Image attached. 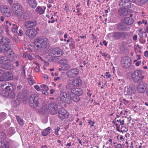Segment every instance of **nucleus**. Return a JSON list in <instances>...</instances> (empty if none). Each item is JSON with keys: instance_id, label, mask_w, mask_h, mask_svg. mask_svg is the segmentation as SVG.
<instances>
[{"instance_id": "1", "label": "nucleus", "mask_w": 148, "mask_h": 148, "mask_svg": "<svg viewBox=\"0 0 148 148\" xmlns=\"http://www.w3.org/2000/svg\"><path fill=\"white\" fill-rule=\"evenodd\" d=\"M48 39L45 36H41L36 37L34 40V47L37 50H39L44 52L48 48Z\"/></svg>"}, {"instance_id": "23", "label": "nucleus", "mask_w": 148, "mask_h": 148, "mask_svg": "<svg viewBox=\"0 0 148 148\" xmlns=\"http://www.w3.org/2000/svg\"><path fill=\"white\" fill-rule=\"evenodd\" d=\"M46 8L45 7L38 6L36 8L35 11L37 13L42 14L44 13Z\"/></svg>"}, {"instance_id": "15", "label": "nucleus", "mask_w": 148, "mask_h": 148, "mask_svg": "<svg viewBox=\"0 0 148 148\" xmlns=\"http://www.w3.org/2000/svg\"><path fill=\"white\" fill-rule=\"evenodd\" d=\"M37 24V21L35 20L28 21L23 24L24 26L27 29H31L34 27Z\"/></svg>"}, {"instance_id": "47", "label": "nucleus", "mask_w": 148, "mask_h": 148, "mask_svg": "<svg viewBox=\"0 0 148 148\" xmlns=\"http://www.w3.org/2000/svg\"><path fill=\"white\" fill-rule=\"evenodd\" d=\"M125 43L124 42H122L119 45V47L120 49L123 50L125 49Z\"/></svg>"}, {"instance_id": "49", "label": "nucleus", "mask_w": 148, "mask_h": 148, "mask_svg": "<svg viewBox=\"0 0 148 148\" xmlns=\"http://www.w3.org/2000/svg\"><path fill=\"white\" fill-rule=\"evenodd\" d=\"M0 148H9L8 147H7L4 143L0 142Z\"/></svg>"}, {"instance_id": "34", "label": "nucleus", "mask_w": 148, "mask_h": 148, "mask_svg": "<svg viewBox=\"0 0 148 148\" xmlns=\"http://www.w3.org/2000/svg\"><path fill=\"white\" fill-rule=\"evenodd\" d=\"M11 26L12 31L14 33H17L18 29L17 26L14 24H13Z\"/></svg>"}, {"instance_id": "20", "label": "nucleus", "mask_w": 148, "mask_h": 148, "mask_svg": "<svg viewBox=\"0 0 148 148\" xmlns=\"http://www.w3.org/2000/svg\"><path fill=\"white\" fill-rule=\"evenodd\" d=\"M1 87L3 89H6L10 91L12 88V84L10 83L5 82L1 85Z\"/></svg>"}, {"instance_id": "41", "label": "nucleus", "mask_w": 148, "mask_h": 148, "mask_svg": "<svg viewBox=\"0 0 148 148\" xmlns=\"http://www.w3.org/2000/svg\"><path fill=\"white\" fill-rule=\"evenodd\" d=\"M19 101H24V95H23L22 93L20 94H19L17 96V97Z\"/></svg>"}, {"instance_id": "30", "label": "nucleus", "mask_w": 148, "mask_h": 148, "mask_svg": "<svg viewBox=\"0 0 148 148\" xmlns=\"http://www.w3.org/2000/svg\"><path fill=\"white\" fill-rule=\"evenodd\" d=\"M148 0H137V4L139 6H142L144 5L146 3Z\"/></svg>"}, {"instance_id": "27", "label": "nucleus", "mask_w": 148, "mask_h": 148, "mask_svg": "<svg viewBox=\"0 0 148 148\" xmlns=\"http://www.w3.org/2000/svg\"><path fill=\"white\" fill-rule=\"evenodd\" d=\"M73 84L75 86H79L82 84V81L80 79L76 78L73 80Z\"/></svg>"}, {"instance_id": "55", "label": "nucleus", "mask_w": 148, "mask_h": 148, "mask_svg": "<svg viewBox=\"0 0 148 148\" xmlns=\"http://www.w3.org/2000/svg\"><path fill=\"white\" fill-rule=\"evenodd\" d=\"M88 123L90 125H91V126L92 127L94 126L93 124L95 123L94 122H92L90 120H89Z\"/></svg>"}, {"instance_id": "50", "label": "nucleus", "mask_w": 148, "mask_h": 148, "mask_svg": "<svg viewBox=\"0 0 148 148\" xmlns=\"http://www.w3.org/2000/svg\"><path fill=\"white\" fill-rule=\"evenodd\" d=\"M34 88L38 91H43V89H41V88L37 85L34 86Z\"/></svg>"}, {"instance_id": "38", "label": "nucleus", "mask_w": 148, "mask_h": 148, "mask_svg": "<svg viewBox=\"0 0 148 148\" xmlns=\"http://www.w3.org/2000/svg\"><path fill=\"white\" fill-rule=\"evenodd\" d=\"M5 54V55L8 56H11L14 55V53L9 47V49L7 50Z\"/></svg>"}, {"instance_id": "44", "label": "nucleus", "mask_w": 148, "mask_h": 148, "mask_svg": "<svg viewBox=\"0 0 148 148\" xmlns=\"http://www.w3.org/2000/svg\"><path fill=\"white\" fill-rule=\"evenodd\" d=\"M59 62L62 65L67 64V60L65 59H63L60 60L59 61Z\"/></svg>"}, {"instance_id": "42", "label": "nucleus", "mask_w": 148, "mask_h": 148, "mask_svg": "<svg viewBox=\"0 0 148 148\" xmlns=\"http://www.w3.org/2000/svg\"><path fill=\"white\" fill-rule=\"evenodd\" d=\"M3 42H3L5 44H7L10 43V39L7 38L3 37Z\"/></svg>"}, {"instance_id": "61", "label": "nucleus", "mask_w": 148, "mask_h": 148, "mask_svg": "<svg viewBox=\"0 0 148 148\" xmlns=\"http://www.w3.org/2000/svg\"><path fill=\"white\" fill-rule=\"evenodd\" d=\"M25 70H26V69L25 68V66H23V68H22V71L23 72V73L24 74H25Z\"/></svg>"}, {"instance_id": "52", "label": "nucleus", "mask_w": 148, "mask_h": 148, "mask_svg": "<svg viewBox=\"0 0 148 148\" xmlns=\"http://www.w3.org/2000/svg\"><path fill=\"white\" fill-rule=\"evenodd\" d=\"M121 129H122L121 132L122 133L128 131V129L126 128L124 126H122Z\"/></svg>"}, {"instance_id": "6", "label": "nucleus", "mask_w": 148, "mask_h": 148, "mask_svg": "<svg viewBox=\"0 0 148 148\" xmlns=\"http://www.w3.org/2000/svg\"><path fill=\"white\" fill-rule=\"evenodd\" d=\"M1 12L5 16L7 17H10L11 15V12L8 6L5 5H1L0 7Z\"/></svg>"}, {"instance_id": "59", "label": "nucleus", "mask_w": 148, "mask_h": 148, "mask_svg": "<svg viewBox=\"0 0 148 148\" xmlns=\"http://www.w3.org/2000/svg\"><path fill=\"white\" fill-rule=\"evenodd\" d=\"M18 34L19 36H22L23 35V33L22 30L21 29H20L19 30V33Z\"/></svg>"}, {"instance_id": "56", "label": "nucleus", "mask_w": 148, "mask_h": 148, "mask_svg": "<svg viewBox=\"0 0 148 148\" xmlns=\"http://www.w3.org/2000/svg\"><path fill=\"white\" fill-rule=\"evenodd\" d=\"M75 43H70L69 44L70 47L71 48L73 49L75 47Z\"/></svg>"}, {"instance_id": "21", "label": "nucleus", "mask_w": 148, "mask_h": 148, "mask_svg": "<svg viewBox=\"0 0 148 148\" xmlns=\"http://www.w3.org/2000/svg\"><path fill=\"white\" fill-rule=\"evenodd\" d=\"M2 66L3 69L6 70H11L13 68V65L11 63L9 60L6 61L5 63L2 65Z\"/></svg>"}, {"instance_id": "62", "label": "nucleus", "mask_w": 148, "mask_h": 148, "mask_svg": "<svg viewBox=\"0 0 148 148\" xmlns=\"http://www.w3.org/2000/svg\"><path fill=\"white\" fill-rule=\"evenodd\" d=\"M137 36L136 35H134L133 36V40L135 41H136L137 40Z\"/></svg>"}, {"instance_id": "33", "label": "nucleus", "mask_w": 148, "mask_h": 148, "mask_svg": "<svg viewBox=\"0 0 148 148\" xmlns=\"http://www.w3.org/2000/svg\"><path fill=\"white\" fill-rule=\"evenodd\" d=\"M8 96L7 97L10 98L14 99L15 97L16 94L14 90L8 92Z\"/></svg>"}, {"instance_id": "26", "label": "nucleus", "mask_w": 148, "mask_h": 148, "mask_svg": "<svg viewBox=\"0 0 148 148\" xmlns=\"http://www.w3.org/2000/svg\"><path fill=\"white\" fill-rule=\"evenodd\" d=\"M27 3L29 6L33 9H35L37 5L35 0H28Z\"/></svg>"}, {"instance_id": "36", "label": "nucleus", "mask_w": 148, "mask_h": 148, "mask_svg": "<svg viewBox=\"0 0 148 148\" xmlns=\"http://www.w3.org/2000/svg\"><path fill=\"white\" fill-rule=\"evenodd\" d=\"M10 27L8 25H4L3 27V29L6 32L7 34L8 35L11 36H12L10 33V32L9 30V29L10 28Z\"/></svg>"}, {"instance_id": "2", "label": "nucleus", "mask_w": 148, "mask_h": 148, "mask_svg": "<svg viewBox=\"0 0 148 148\" xmlns=\"http://www.w3.org/2000/svg\"><path fill=\"white\" fill-rule=\"evenodd\" d=\"M128 33L127 32H116L109 34L108 37L111 40H119L121 37H125L128 35Z\"/></svg>"}, {"instance_id": "19", "label": "nucleus", "mask_w": 148, "mask_h": 148, "mask_svg": "<svg viewBox=\"0 0 148 148\" xmlns=\"http://www.w3.org/2000/svg\"><path fill=\"white\" fill-rule=\"evenodd\" d=\"M135 88L132 85H130L129 87H125L124 93L126 95H132L134 92Z\"/></svg>"}, {"instance_id": "39", "label": "nucleus", "mask_w": 148, "mask_h": 148, "mask_svg": "<svg viewBox=\"0 0 148 148\" xmlns=\"http://www.w3.org/2000/svg\"><path fill=\"white\" fill-rule=\"evenodd\" d=\"M16 119L19 124L21 126L24 124V121L23 120L20 118L19 116H16Z\"/></svg>"}, {"instance_id": "14", "label": "nucleus", "mask_w": 148, "mask_h": 148, "mask_svg": "<svg viewBox=\"0 0 148 148\" xmlns=\"http://www.w3.org/2000/svg\"><path fill=\"white\" fill-rule=\"evenodd\" d=\"M59 118L61 120L66 119L69 116V113L64 109H60L58 112Z\"/></svg>"}, {"instance_id": "12", "label": "nucleus", "mask_w": 148, "mask_h": 148, "mask_svg": "<svg viewBox=\"0 0 148 148\" xmlns=\"http://www.w3.org/2000/svg\"><path fill=\"white\" fill-rule=\"evenodd\" d=\"M48 108L50 113L54 115L57 113L58 106L55 103L51 102L49 104Z\"/></svg>"}, {"instance_id": "13", "label": "nucleus", "mask_w": 148, "mask_h": 148, "mask_svg": "<svg viewBox=\"0 0 148 148\" xmlns=\"http://www.w3.org/2000/svg\"><path fill=\"white\" fill-rule=\"evenodd\" d=\"M69 95H70L69 99L70 101H73L74 102H78L80 100V97L74 93V90H73L69 92Z\"/></svg>"}, {"instance_id": "3", "label": "nucleus", "mask_w": 148, "mask_h": 148, "mask_svg": "<svg viewBox=\"0 0 148 148\" xmlns=\"http://www.w3.org/2000/svg\"><path fill=\"white\" fill-rule=\"evenodd\" d=\"M29 104L30 106L33 108L37 107L39 104L38 97L35 94H31L29 97Z\"/></svg>"}, {"instance_id": "18", "label": "nucleus", "mask_w": 148, "mask_h": 148, "mask_svg": "<svg viewBox=\"0 0 148 148\" xmlns=\"http://www.w3.org/2000/svg\"><path fill=\"white\" fill-rule=\"evenodd\" d=\"M119 5L125 8L132 7L131 2L128 0H121L119 2Z\"/></svg>"}, {"instance_id": "51", "label": "nucleus", "mask_w": 148, "mask_h": 148, "mask_svg": "<svg viewBox=\"0 0 148 148\" xmlns=\"http://www.w3.org/2000/svg\"><path fill=\"white\" fill-rule=\"evenodd\" d=\"M28 81L31 85H32L34 84V81L32 80V78L30 77L28 78Z\"/></svg>"}, {"instance_id": "58", "label": "nucleus", "mask_w": 148, "mask_h": 148, "mask_svg": "<svg viewBox=\"0 0 148 148\" xmlns=\"http://www.w3.org/2000/svg\"><path fill=\"white\" fill-rule=\"evenodd\" d=\"M5 23L6 24H5L4 25H8L9 26H11L12 25V24L11 23H9V22L8 21H5Z\"/></svg>"}, {"instance_id": "60", "label": "nucleus", "mask_w": 148, "mask_h": 148, "mask_svg": "<svg viewBox=\"0 0 148 148\" xmlns=\"http://www.w3.org/2000/svg\"><path fill=\"white\" fill-rule=\"evenodd\" d=\"M144 56L146 57H148V51H145L144 53Z\"/></svg>"}, {"instance_id": "8", "label": "nucleus", "mask_w": 148, "mask_h": 148, "mask_svg": "<svg viewBox=\"0 0 148 148\" xmlns=\"http://www.w3.org/2000/svg\"><path fill=\"white\" fill-rule=\"evenodd\" d=\"M37 30H39L37 28L36 29L34 28L28 29L25 32V35L30 38H33L36 37L38 34Z\"/></svg>"}, {"instance_id": "5", "label": "nucleus", "mask_w": 148, "mask_h": 148, "mask_svg": "<svg viewBox=\"0 0 148 148\" xmlns=\"http://www.w3.org/2000/svg\"><path fill=\"white\" fill-rule=\"evenodd\" d=\"M12 10L15 15L18 16H21L23 15V9L22 6L18 3L13 4L12 6Z\"/></svg>"}, {"instance_id": "48", "label": "nucleus", "mask_w": 148, "mask_h": 148, "mask_svg": "<svg viewBox=\"0 0 148 148\" xmlns=\"http://www.w3.org/2000/svg\"><path fill=\"white\" fill-rule=\"evenodd\" d=\"M62 69L64 71H66L69 68V66L68 64L62 65Z\"/></svg>"}, {"instance_id": "9", "label": "nucleus", "mask_w": 148, "mask_h": 148, "mask_svg": "<svg viewBox=\"0 0 148 148\" xmlns=\"http://www.w3.org/2000/svg\"><path fill=\"white\" fill-rule=\"evenodd\" d=\"M63 54V51L61 49L58 47H56L50 51L49 52L48 55L50 56H55L58 57L62 55Z\"/></svg>"}, {"instance_id": "43", "label": "nucleus", "mask_w": 148, "mask_h": 148, "mask_svg": "<svg viewBox=\"0 0 148 148\" xmlns=\"http://www.w3.org/2000/svg\"><path fill=\"white\" fill-rule=\"evenodd\" d=\"M40 87L42 88L41 89H43V91H47L49 90V88L46 85L44 84H41L40 85Z\"/></svg>"}, {"instance_id": "31", "label": "nucleus", "mask_w": 148, "mask_h": 148, "mask_svg": "<svg viewBox=\"0 0 148 148\" xmlns=\"http://www.w3.org/2000/svg\"><path fill=\"white\" fill-rule=\"evenodd\" d=\"M39 111L43 113H45L48 112V109L47 106H43L39 110Z\"/></svg>"}, {"instance_id": "46", "label": "nucleus", "mask_w": 148, "mask_h": 148, "mask_svg": "<svg viewBox=\"0 0 148 148\" xmlns=\"http://www.w3.org/2000/svg\"><path fill=\"white\" fill-rule=\"evenodd\" d=\"M30 18V16L28 14V13H25L23 15V18L25 20L29 19Z\"/></svg>"}, {"instance_id": "11", "label": "nucleus", "mask_w": 148, "mask_h": 148, "mask_svg": "<svg viewBox=\"0 0 148 148\" xmlns=\"http://www.w3.org/2000/svg\"><path fill=\"white\" fill-rule=\"evenodd\" d=\"M132 62L131 58L128 57H124L121 60V65L125 68H127L130 66L131 65Z\"/></svg>"}, {"instance_id": "45", "label": "nucleus", "mask_w": 148, "mask_h": 148, "mask_svg": "<svg viewBox=\"0 0 148 148\" xmlns=\"http://www.w3.org/2000/svg\"><path fill=\"white\" fill-rule=\"evenodd\" d=\"M138 35L141 38H146L147 36V34L145 32L140 33Z\"/></svg>"}, {"instance_id": "7", "label": "nucleus", "mask_w": 148, "mask_h": 148, "mask_svg": "<svg viewBox=\"0 0 148 148\" xmlns=\"http://www.w3.org/2000/svg\"><path fill=\"white\" fill-rule=\"evenodd\" d=\"M79 73L78 69L74 68L69 70L66 73L68 77L70 79L74 78L77 76Z\"/></svg>"}, {"instance_id": "29", "label": "nucleus", "mask_w": 148, "mask_h": 148, "mask_svg": "<svg viewBox=\"0 0 148 148\" xmlns=\"http://www.w3.org/2000/svg\"><path fill=\"white\" fill-rule=\"evenodd\" d=\"M74 90L75 94L78 96L82 95L83 93V90L80 88H77L75 90Z\"/></svg>"}, {"instance_id": "24", "label": "nucleus", "mask_w": 148, "mask_h": 148, "mask_svg": "<svg viewBox=\"0 0 148 148\" xmlns=\"http://www.w3.org/2000/svg\"><path fill=\"white\" fill-rule=\"evenodd\" d=\"M130 11H128L126 8H120L118 10L119 14L122 16H126L130 14Z\"/></svg>"}, {"instance_id": "57", "label": "nucleus", "mask_w": 148, "mask_h": 148, "mask_svg": "<svg viewBox=\"0 0 148 148\" xmlns=\"http://www.w3.org/2000/svg\"><path fill=\"white\" fill-rule=\"evenodd\" d=\"M122 145L120 144H118L116 145H115V147L116 148H121Z\"/></svg>"}, {"instance_id": "37", "label": "nucleus", "mask_w": 148, "mask_h": 148, "mask_svg": "<svg viewBox=\"0 0 148 148\" xmlns=\"http://www.w3.org/2000/svg\"><path fill=\"white\" fill-rule=\"evenodd\" d=\"M8 92L5 90H0V94L4 97H7Z\"/></svg>"}, {"instance_id": "63", "label": "nucleus", "mask_w": 148, "mask_h": 148, "mask_svg": "<svg viewBox=\"0 0 148 148\" xmlns=\"http://www.w3.org/2000/svg\"><path fill=\"white\" fill-rule=\"evenodd\" d=\"M3 36L2 35H0V43H2V42H3Z\"/></svg>"}, {"instance_id": "17", "label": "nucleus", "mask_w": 148, "mask_h": 148, "mask_svg": "<svg viewBox=\"0 0 148 148\" xmlns=\"http://www.w3.org/2000/svg\"><path fill=\"white\" fill-rule=\"evenodd\" d=\"M147 88L146 84L143 82H140L138 84L137 90L138 92L140 93L144 92Z\"/></svg>"}, {"instance_id": "16", "label": "nucleus", "mask_w": 148, "mask_h": 148, "mask_svg": "<svg viewBox=\"0 0 148 148\" xmlns=\"http://www.w3.org/2000/svg\"><path fill=\"white\" fill-rule=\"evenodd\" d=\"M117 27L118 29L120 31H128L130 28L129 26H127L122 21L121 23L117 24Z\"/></svg>"}, {"instance_id": "40", "label": "nucleus", "mask_w": 148, "mask_h": 148, "mask_svg": "<svg viewBox=\"0 0 148 148\" xmlns=\"http://www.w3.org/2000/svg\"><path fill=\"white\" fill-rule=\"evenodd\" d=\"M50 58H49V60L50 61H51L52 62H55L58 60V56H50Z\"/></svg>"}, {"instance_id": "10", "label": "nucleus", "mask_w": 148, "mask_h": 148, "mask_svg": "<svg viewBox=\"0 0 148 148\" xmlns=\"http://www.w3.org/2000/svg\"><path fill=\"white\" fill-rule=\"evenodd\" d=\"M13 78V75L10 71H7L3 72L1 77L0 78V81H9L12 79Z\"/></svg>"}, {"instance_id": "25", "label": "nucleus", "mask_w": 148, "mask_h": 148, "mask_svg": "<svg viewBox=\"0 0 148 148\" xmlns=\"http://www.w3.org/2000/svg\"><path fill=\"white\" fill-rule=\"evenodd\" d=\"M9 49V46L7 44L0 45V52L5 53L7 50Z\"/></svg>"}, {"instance_id": "64", "label": "nucleus", "mask_w": 148, "mask_h": 148, "mask_svg": "<svg viewBox=\"0 0 148 148\" xmlns=\"http://www.w3.org/2000/svg\"><path fill=\"white\" fill-rule=\"evenodd\" d=\"M50 94L51 95L54 93L55 92V90L53 89H51V90H50Z\"/></svg>"}, {"instance_id": "28", "label": "nucleus", "mask_w": 148, "mask_h": 148, "mask_svg": "<svg viewBox=\"0 0 148 148\" xmlns=\"http://www.w3.org/2000/svg\"><path fill=\"white\" fill-rule=\"evenodd\" d=\"M60 97L61 99H64V98L66 99L69 100L70 95H69V92L67 94L64 92H62L60 94Z\"/></svg>"}, {"instance_id": "35", "label": "nucleus", "mask_w": 148, "mask_h": 148, "mask_svg": "<svg viewBox=\"0 0 148 148\" xmlns=\"http://www.w3.org/2000/svg\"><path fill=\"white\" fill-rule=\"evenodd\" d=\"M8 59L5 57H0V63L3 65L6 62V61Z\"/></svg>"}, {"instance_id": "54", "label": "nucleus", "mask_w": 148, "mask_h": 148, "mask_svg": "<svg viewBox=\"0 0 148 148\" xmlns=\"http://www.w3.org/2000/svg\"><path fill=\"white\" fill-rule=\"evenodd\" d=\"M105 75L107 78H110L111 76V75L110 74V73L108 72H107L106 73Z\"/></svg>"}, {"instance_id": "53", "label": "nucleus", "mask_w": 148, "mask_h": 148, "mask_svg": "<svg viewBox=\"0 0 148 148\" xmlns=\"http://www.w3.org/2000/svg\"><path fill=\"white\" fill-rule=\"evenodd\" d=\"M121 102H123V103H124L125 105L130 103V101H129L126 100L124 99H123L121 101Z\"/></svg>"}, {"instance_id": "4", "label": "nucleus", "mask_w": 148, "mask_h": 148, "mask_svg": "<svg viewBox=\"0 0 148 148\" xmlns=\"http://www.w3.org/2000/svg\"><path fill=\"white\" fill-rule=\"evenodd\" d=\"M132 79L134 82L137 83L142 81L145 78L142 75V71L140 70L135 71L132 75Z\"/></svg>"}, {"instance_id": "22", "label": "nucleus", "mask_w": 148, "mask_h": 148, "mask_svg": "<svg viewBox=\"0 0 148 148\" xmlns=\"http://www.w3.org/2000/svg\"><path fill=\"white\" fill-rule=\"evenodd\" d=\"M127 26H129V25L132 24L134 23V20L132 18L126 17L121 20Z\"/></svg>"}, {"instance_id": "32", "label": "nucleus", "mask_w": 148, "mask_h": 148, "mask_svg": "<svg viewBox=\"0 0 148 148\" xmlns=\"http://www.w3.org/2000/svg\"><path fill=\"white\" fill-rule=\"evenodd\" d=\"M50 130L51 128L50 127H48L42 132V135L44 136H46L50 133L49 131Z\"/></svg>"}]
</instances>
